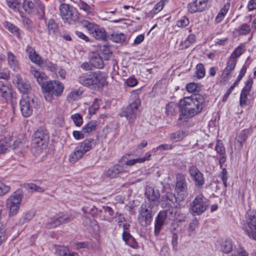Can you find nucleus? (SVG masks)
<instances>
[{
  "label": "nucleus",
  "instance_id": "f257e3e1",
  "mask_svg": "<svg viewBox=\"0 0 256 256\" xmlns=\"http://www.w3.org/2000/svg\"><path fill=\"white\" fill-rule=\"evenodd\" d=\"M206 106V101L201 94L184 97L180 100L178 106L184 116L193 117L200 114Z\"/></svg>",
  "mask_w": 256,
  "mask_h": 256
},
{
  "label": "nucleus",
  "instance_id": "f03ea898",
  "mask_svg": "<svg viewBox=\"0 0 256 256\" xmlns=\"http://www.w3.org/2000/svg\"><path fill=\"white\" fill-rule=\"evenodd\" d=\"M78 82L85 86H94L95 88L102 87L106 82L105 76L100 71L88 72L78 78Z\"/></svg>",
  "mask_w": 256,
  "mask_h": 256
},
{
  "label": "nucleus",
  "instance_id": "7ed1b4c3",
  "mask_svg": "<svg viewBox=\"0 0 256 256\" xmlns=\"http://www.w3.org/2000/svg\"><path fill=\"white\" fill-rule=\"evenodd\" d=\"M64 90V86L61 82L58 80L47 81L42 89L44 98L46 101L50 102L54 96H61Z\"/></svg>",
  "mask_w": 256,
  "mask_h": 256
},
{
  "label": "nucleus",
  "instance_id": "20e7f679",
  "mask_svg": "<svg viewBox=\"0 0 256 256\" xmlns=\"http://www.w3.org/2000/svg\"><path fill=\"white\" fill-rule=\"evenodd\" d=\"M244 218L242 230L250 238L256 241V211L248 210Z\"/></svg>",
  "mask_w": 256,
  "mask_h": 256
},
{
  "label": "nucleus",
  "instance_id": "39448f33",
  "mask_svg": "<svg viewBox=\"0 0 256 256\" xmlns=\"http://www.w3.org/2000/svg\"><path fill=\"white\" fill-rule=\"evenodd\" d=\"M49 136L48 131L44 128H40L33 135L32 142V148L36 149L38 153H40L46 148Z\"/></svg>",
  "mask_w": 256,
  "mask_h": 256
},
{
  "label": "nucleus",
  "instance_id": "423d86ee",
  "mask_svg": "<svg viewBox=\"0 0 256 256\" xmlns=\"http://www.w3.org/2000/svg\"><path fill=\"white\" fill-rule=\"evenodd\" d=\"M94 140L92 138L86 139L80 142L75 148L73 152L69 156V160L71 163H74L81 158L88 151L94 146Z\"/></svg>",
  "mask_w": 256,
  "mask_h": 256
},
{
  "label": "nucleus",
  "instance_id": "0eeeda50",
  "mask_svg": "<svg viewBox=\"0 0 256 256\" xmlns=\"http://www.w3.org/2000/svg\"><path fill=\"white\" fill-rule=\"evenodd\" d=\"M156 211V207L150 204H142L138 210V220L144 226L150 225L153 216Z\"/></svg>",
  "mask_w": 256,
  "mask_h": 256
},
{
  "label": "nucleus",
  "instance_id": "6e6552de",
  "mask_svg": "<svg viewBox=\"0 0 256 256\" xmlns=\"http://www.w3.org/2000/svg\"><path fill=\"white\" fill-rule=\"evenodd\" d=\"M209 206V200L202 194H200L190 202L189 210L194 216H200L205 212Z\"/></svg>",
  "mask_w": 256,
  "mask_h": 256
},
{
  "label": "nucleus",
  "instance_id": "1a4fd4ad",
  "mask_svg": "<svg viewBox=\"0 0 256 256\" xmlns=\"http://www.w3.org/2000/svg\"><path fill=\"white\" fill-rule=\"evenodd\" d=\"M31 61L42 68L48 69L50 71H54L56 66L54 64L48 60H42L41 56L36 53L34 48L30 46H28L26 50Z\"/></svg>",
  "mask_w": 256,
  "mask_h": 256
},
{
  "label": "nucleus",
  "instance_id": "9d476101",
  "mask_svg": "<svg viewBox=\"0 0 256 256\" xmlns=\"http://www.w3.org/2000/svg\"><path fill=\"white\" fill-rule=\"evenodd\" d=\"M82 24L96 39L104 41L106 40V32L104 28L86 20H82Z\"/></svg>",
  "mask_w": 256,
  "mask_h": 256
},
{
  "label": "nucleus",
  "instance_id": "9b49d317",
  "mask_svg": "<svg viewBox=\"0 0 256 256\" xmlns=\"http://www.w3.org/2000/svg\"><path fill=\"white\" fill-rule=\"evenodd\" d=\"M60 12L62 18L69 24L78 18L76 9L68 4H62L60 6Z\"/></svg>",
  "mask_w": 256,
  "mask_h": 256
},
{
  "label": "nucleus",
  "instance_id": "f8f14e48",
  "mask_svg": "<svg viewBox=\"0 0 256 256\" xmlns=\"http://www.w3.org/2000/svg\"><path fill=\"white\" fill-rule=\"evenodd\" d=\"M140 104V100L138 98H136L132 102L122 110L121 116L126 117L130 122L133 120L136 117L138 109Z\"/></svg>",
  "mask_w": 256,
  "mask_h": 256
},
{
  "label": "nucleus",
  "instance_id": "ddd939ff",
  "mask_svg": "<svg viewBox=\"0 0 256 256\" xmlns=\"http://www.w3.org/2000/svg\"><path fill=\"white\" fill-rule=\"evenodd\" d=\"M74 218L71 216L64 212H60L52 218L50 221L46 224V228H55L60 224L68 223L71 222Z\"/></svg>",
  "mask_w": 256,
  "mask_h": 256
},
{
  "label": "nucleus",
  "instance_id": "4468645a",
  "mask_svg": "<svg viewBox=\"0 0 256 256\" xmlns=\"http://www.w3.org/2000/svg\"><path fill=\"white\" fill-rule=\"evenodd\" d=\"M128 172V170L126 166L118 164L110 168L108 170L104 171V176L110 178H114L120 176H126Z\"/></svg>",
  "mask_w": 256,
  "mask_h": 256
},
{
  "label": "nucleus",
  "instance_id": "2eb2a0df",
  "mask_svg": "<svg viewBox=\"0 0 256 256\" xmlns=\"http://www.w3.org/2000/svg\"><path fill=\"white\" fill-rule=\"evenodd\" d=\"M34 99L26 96L20 101V111L23 116L27 118L32 114V108L34 106Z\"/></svg>",
  "mask_w": 256,
  "mask_h": 256
},
{
  "label": "nucleus",
  "instance_id": "dca6fc26",
  "mask_svg": "<svg viewBox=\"0 0 256 256\" xmlns=\"http://www.w3.org/2000/svg\"><path fill=\"white\" fill-rule=\"evenodd\" d=\"M0 96L2 97L6 102L11 101L14 105V96L12 86L8 80H0Z\"/></svg>",
  "mask_w": 256,
  "mask_h": 256
},
{
  "label": "nucleus",
  "instance_id": "f3484780",
  "mask_svg": "<svg viewBox=\"0 0 256 256\" xmlns=\"http://www.w3.org/2000/svg\"><path fill=\"white\" fill-rule=\"evenodd\" d=\"M189 174L194 184L198 188H202L204 184V178L203 174L195 166L189 168Z\"/></svg>",
  "mask_w": 256,
  "mask_h": 256
},
{
  "label": "nucleus",
  "instance_id": "a211bd4d",
  "mask_svg": "<svg viewBox=\"0 0 256 256\" xmlns=\"http://www.w3.org/2000/svg\"><path fill=\"white\" fill-rule=\"evenodd\" d=\"M176 191L178 196L182 197L183 200L186 195L188 190L187 183L184 176L182 174H178L176 175Z\"/></svg>",
  "mask_w": 256,
  "mask_h": 256
},
{
  "label": "nucleus",
  "instance_id": "6ab92c4d",
  "mask_svg": "<svg viewBox=\"0 0 256 256\" xmlns=\"http://www.w3.org/2000/svg\"><path fill=\"white\" fill-rule=\"evenodd\" d=\"M144 194L148 200L150 202V204L157 207L160 197L159 190H154V188L151 186H146Z\"/></svg>",
  "mask_w": 256,
  "mask_h": 256
},
{
  "label": "nucleus",
  "instance_id": "aec40b11",
  "mask_svg": "<svg viewBox=\"0 0 256 256\" xmlns=\"http://www.w3.org/2000/svg\"><path fill=\"white\" fill-rule=\"evenodd\" d=\"M208 2V0H195L189 4L188 10L190 13L203 12L207 8Z\"/></svg>",
  "mask_w": 256,
  "mask_h": 256
},
{
  "label": "nucleus",
  "instance_id": "412c9836",
  "mask_svg": "<svg viewBox=\"0 0 256 256\" xmlns=\"http://www.w3.org/2000/svg\"><path fill=\"white\" fill-rule=\"evenodd\" d=\"M162 202H166V205L168 206V208H170L176 206V203L183 202V198L179 196H176L174 194L168 192L162 196Z\"/></svg>",
  "mask_w": 256,
  "mask_h": 256
},
{
  "label": "nucleus",
  "instance_id": "4be33fe9",
  "mask_svg": "<svg viewBox=\"0 0 256 256\" xmlns=\"http://www.w3.org/2000/svg\"><path fill=\"white\" fill-rule=\"evenodd\" d=\"M240 56V46H238L232 54L226 67L224 70V72L228 73L230 75V73L236 64V58Z\"/></svg>",
  "mask_w": 256,
  "mask_h": 256
},
{
  "label": "nucleus",
  "instance_id": "5701e85b",
  "mask_svg": "<svg viewBox=\"0 0 256 256\" xmlns=\"http://www.w3.org/2000/svg\"><path fill=\"white\" fill-rule=\"evenodd\" d=\"M166 220V214L164 212H160L154 221V234L155 236H159L160 232Z\"/></svg>",
  "mask_w": 256,
  "mask_h": 256
},
{
  "label": "nucleus",
  "instance_id": "b1692460",
  "mask_svg": "<svg viewBox=\"0 0 256 256\" xmlns=\"http://www.w3.org/2000/svg\"><path fill=\"white\" fill-rule=\"evenodd\" d=\"M22 198V191L20 190L15 192L6 201V206H20Z\"/></svg>",
  "mask_w": 256,
  "mask_h": 256
},
{
  "label": "nucleus",
  "instance_id": "393cba45",
  "mask_svg": "<svg viewBox=\"0 0 256 256\" xmlns=\"http://www.w3.org/2000/svg\"><path fill=\"white\" fill-rule=\"evenodd\" d=\"M48 34L53 38H56L58 33V26L54 19H50L45 22Z\"/></svg>",
  "mask_w": 256,
  "mask_h": 256
},
{
  "label": "nucleus",
  "instance_id": "a878e982",
  "mask_svg": "<svg viewBox=\"0 0 256 256\" xmlns=\"http://www.w3.org/2000/svg\"><path fill=\"white\" fill-rule=\"evenodd\" d=\"M30 71L31 74L36 79L38 83L41 86L42 89H43V86L46 84V80H47L46 76L45 74L41 73L38 71L36 68L33 66L30 67Z\"/></svg>",
  "mask_w": 256,
  "mask_h": 256
},
{
  "label": "nucleus",
  "instance_id": "bb28decb",
  "mask_svg": "<svg viewBox=\"0 0 256 256\" xmlns=\"http://www.w3.org/2000/svg\"><path fill=\"white\" fill-rule=\"evenodd\" d=\"M56 253L58 256H78V253L70 252L68 248L63 246H56Z\"/></svg>",
  "mask_w": 256,
  "mask_h": 256
},
{
  "label": "nucleus",
  "instance_id": "cd10ccee",
  "mask_svg": "<svg viewBox=\"0 0 256 256\" xmlns=\"http://www.w3.org/2000/svg\"><path fill=\"white\" fill-rule=\"evenodd\" d=\"M17 87L21 93L27 94L31 90V87L29 82L26 80L18 78Z\"/></svg>",
  "mask_w": 256,
  "mask_h": 256
},
{
  "label": "nucleus",
  "instance_id": "c85d7f7f",
  "mask_svg": "<svg viewBox=\"0 0 256 256\" xmlns=\"http://www.w3.org/2000/svg\"><path fill=\"white\" fill-rule=\"evenodd\" d=\"M22 8L24 12L29 14H34L36 12V3L34 4L30 0H24L22 2Z\"/></svg>",
  "mask_w": 256,
  "mask_h": 256
},
{
  "label": "nucleus",
  "instance_id": "c756f323",
  "mask_svg": "<svg viewBox=\"0 0 256 256\" xmlns=\"http://www.w3.org/2000/svg\"><path fill=\"white\" fill-rule=\"evenodd\" d=\"M8 63L10 67L14 70H16L18 69V61L16 57L12 52H8Z\"/></svg>",
  "mask_w": 256,
  "mask_h": 256
},
{
  "label": "nucleus",
  "instance_id": "7c9ffc66",
  "mask_svg": "<svg viewBox=\"0 0 256 256\" xmlns=\"http://www.w3.org/2000/svg\"><path fill=\"white\" fill-rule=\"evenodd\" d=\"M10 138H5L0 140V154L6 152L9 147L11 146Z\"/></svg>",
  "mask_w": 256,
  "mask_h": 256
},
{
  "label": "nucleus",
  "instance_id": "2f4dec72",
  "mask_svg": "<svg viewBox=\"0 0 256 256\" xmlns=\"http://www.w3.org/2000/svg\"><path fill=\"white\" fill-rule=\"evenodd\" d=\"M196 41V36L193 34H190L188 38L180 44L182 49H186L188 48L192 44Z\"/></svg>",
  "mask_w": 256,
  "mask_h": 256
},
{
  "label": "nucleus",
  "instance_id": "473e14b6",
  "mask_svg": "<svg viewBox=\"0 0 256 256\" xmlns=\"http://www.w3.org/2000/svg\"><path fill=\"white\" fill-rule=\"evenodd\" d=\"M109 38L116 43H122L126 38L125 34L122 33L114 32L109 36Z\"/></svg>",
  "mask_w": 256,
  "mask_h": 256
},
{
  "label": "nucleus",
  "instance_id": "72a5a7b5",
  "mask_svg": "<svg viewBox=\"0 0 256 256\" xmlns=\"http://www.w3.org/2000/svg\"><path fill=\"white\" fill-rule=\"evenodd\" d=\"M97 126V122L96 120H92L84 126L82 128V131L84 133H90L96 130Z\"/></svg>",
  "mask_w": 256,
  "mask_h": 256
},
{
  "label": "nucleus",
  "instance_id": "f704fd0d",
  "mask_svg": "<svg viewBox=\"0 0 256 256\" xmlns=\"http://www.w3.org/2000/svg\"><path fill=\"white\" fill-rule=\"evenodd\" d=\"M78 6L80 10H82L87 14H90L93 12L94 8L92 6H90L84 1L80 0L78 2Z\"/></svg>",
  "mask_w": 256,
  "mask_h": 256
},
{
  "label": "nucleus",
  "instance_id": "c9c22d12",
  "mask_svg": "<svg viewBox=\"0 0 256 256\" xmlns=\"http://www.w3.org/2000/svg\"><path fill=\"white\" fill-rule=\"evenodd\" d=\"M90 60L93 67L98 68H102L104 67V64L100 56L96 55L92 57Z\"/></svg>",
  "mask_w": 256,
  "mask_h": 256
},
{
  "label": "nucleus",
  "instance_id": "e433bc0d",
  "mask_svg": "<svg viewBox=\"0 0 256 256\" xmlns=\"http://www.w3.org/2000/svg\"><path fill=\"white\" fill-rule=\"evenodd\" d=\"M232 243L230 240H224L220 244V248L223 252L228 254L232 250Z\"/></svg>",
  "mask_w": 256,
  "mask_h": 256
},
{
  "label": "nucleus",
  "instance_id": "4c0bfd02",
  "mask_svg": "<svg viewBox=\"0 0 256 256\" xmlns=\"http://www.w3.org/2000/svg\"><path fill=\"white\" fill-rule=\"evenodd\" d=\"M172 248L174 252H176L178 250V235L180 233V230H176L175 229H174L172 231Z\"/></svg>",
  "mask_w": 256,
  "mask_h": 256
},
{
  "label": "nucleus",
  "instance_id": "58836bf2",
  "mask_svg": "<svg viewBox=\"0 0 256 256\" xmlns=\"http://www.w3.org/2000/svg\"><path fill=\"white\" fill-rule=\"evenodd\" d=\"M253 82V78H249L248 79L244 82V86L241 90V92L250 94L252 90Z\"/></svg>",
  "mask_w": 256,
  "mask_h": 256
},
{
  "label": "nucleus",
  "instance_id": "ea45409f",
  "mask_svg": "<svg viewBox=\"0 0 256 256\" xmlns=\"http://www.w3.org/2000/svg\"><path fill=\"white\" fill-rule=\"evenodd\" d=\"M214 149L220 156L226 155L225 148L221 140H217Z\"/></svg>",
  "mask_w": 256,
  "mask_h": 256
},
{
  "label": "nucleus",
  "instance_id": "a19ab883",
  "mask_svg": "<svg viewBox=\"0 0 256 256\" xmlns=\"http://www.w3.org/2000/svg\"><path fill=\"white\" fill-rule=\"evenodd\" d=\"M71 118L74 122V124L77 126H80L83 122L82 116L80 114H72L71 116Z\"/></svg>",
  "mask_w": 256,
  "mask_h": 256
},
{
  "label": "nucleus",
  "instance_id": "79ce46f5",
  "mask_svg": "<svg viewBox=\"0 0 256 256\" xmlns=\"http://www.w3.org/2000/svg\"><path fill=\"white\" fill-rule=\"evenodd\" d=\"M198 222L196 218H194V220H192V221L190 222L188 228V232L190 236H191L193 234L196 228L198 227Z\"/></svg>",
  "mask_w": 256,
  "mask_h": 256
},
{
  "label": "nucleus",
  "instance_id": "37998d69",
  "mask_svg": "<svg viewBox=\"0 0 256 256\" xmlns=\"http://www.w3.org/2000/svg\"><path fill=\"white\" fill-rule=\"evenodd\" d=\"M176 105L174 102H169L166 106V114L168 116H172L175 112Z\"/></svg>",
  "mask_w": 256,
  "mask_h": 256
},
{
  "label": "nucleus",
  "instance_id": "c03bdc74",
  "mask_svg": "<svg viewBox=\"0 0 256 256\" xmlns=\"http://www.w3.org/2000/svg\"><path fill=\"white\" fill-rule=\"evenodd\" d=\"M196 76L199 78H202L205 76V69L204 65L202 64H198L196 66Z\"/></svg>",
  "mask_w": 256,
  "mask_h": 256
},
{
  "label": "nucleus",
  "instance_id": "a18cd8bd",
  "mask_svg": "<svg viewBox=\"0 0 256 256\" xmlns=\"http://www.w3.org/2000/svg\"><path fill=\"white\" fill-rule=\"evenodd\" d=\"M170 139L176 142L181 140L184 138V134L182 131L178 130L170 134Z\"/></svg>",
  "mask_w": 256,
  "mask_h": 256
},
{
  "label": "nucleus",
  "instance_id": "49530a36",
  "mask_svg": "<svg viewBox=\"0 0 256 256\" xmlns=\"http://www.w3.org/2000/svg\"><path fill=\"white\" fill-rule=\"evenodd\" d=\"M186 90L189 92H198L200 90V87L198 84L194 82L189 83L186 84Z\"/></svg>",
  "mask_w": 256,
  "mask_h": 256
},
{
  "label": "nucleus",
  "instance_id": "de8ad7c7",
  "mask_svg": "<svg viewBox=\"0 0 256 256\" xmlns=\"http://www.w3.org/2000/svg\"><path fill=\"white\" fill-rule=\"evenodd\" d=\"M27 188L32 190V192H42L44 191L43 188L38 186L34 184H27Z\"/></svg>",
  "mask_w": 256,
  "mask_h": 256
},
{
  "label": "nucleus",
  "instance_id": "09e8293b",
  "mask_svg": "<svg viewBox=\"0 0 256 256\" xmlns=\"http://www.w3.org/2000/svg\"><path fill=\"white\" fill-rule=\"evenodd\" d=\"M248 95H250V94L241 92V107L250 104V102L248 98Z\"/></svg>",
  "mask_w": 256,
  "mask_h": 256
},
{
  "label": "nucleus",
  "instance_id": "8fccbe9b",
  "mask_svg": "<svg viewBox=\"0 0 256 256\" xmlns=\"http://www.w3.org/2000/svg\"><path fill=\"white\" fill-rule=\"evenodd\" d=\"M6 1L8 6L10 8L14 10L18 8L20 3L18 0H6Z\"/></svg>",
  "mask_w": 256,
  "mask_h": 256
},
{
  "label": "nucleus",
  "instance_id": "3c124183",
  "mask_svg": "<svg viewBox=\"0 0 256 256\" xmlns=\"http://www.w3.org/2000/svg\"><path fill=\"white\" fill-rule=\"evenodd\" d=\"M36 8L37 11L40 14L41 18L44 16V6L40 0H36Z\"/></svg>",
  "mask_w": 256,
  "mask_h": 256
},
{
  "label": "nucleus",
  "instance_id": "603ef678",
  "mask_svg": "<svg viewBox=\"0 0 256 256\" xmlns=\"http://www.w3.org/2000/svg\"><path fill=\"white\" fill-rule=\"evenodd\" d=\"M22 18L23 24L27 30H30L33 26L32 21L28 18L22 16Z\"/></svg>",
  "mask_w": 256,
  "mask_h": 256
},
{
  "label": "nucleus",
  "instance_id": "864d4df0",
  "mask_svg": "<svg viewBox=\"0 0 256 256\" xmlns=\"http://www.w3.org/2000/svg\"><path fill=\"white\" fill-rule=\"evenodd\" d=\"M189 24V19L186 16H183L177 22L178 27H184Z\"/></svg>",
  "mask_w": 256,
  "mask_h": 256
},
{
  "label": "nucleus",
  "instance_id": "5fc2aeb1",
  "mask_svg": "<svg viewBox=\"0 0 256 256\" xmlns=\"http://www.w3.org/2000/svg\"><path fill=\"white\" fill-rule=\"evenodd\" d=\"M10 190V187L0 181V196H2L6 194Z\"/></svg>",
  "mask_w": 256,
  "mask_h": 256
},
{
  "label": "nucleus",
  "instance_id": "6e6d98bb",
  "mask_svg": "<svg viewBox=\"0 0 256 256\" xmlns=\"http://www.w3.org/2000/svg\"><path fill=\"white\" fill-rule=\"evenodd\" d=\"M116 218L115 221L118 224L119 226H121L124 222L126 221L124 217L122 216L121 214L116 212L115 216L113 218Z\"/></svg>",
  "mask_w": 256,
  "mask_h": 256
},
{
  "label": "nucleus",
  "instance_id": "4d7b16f0",
  "mask_svg": "<svg viewBox=\"0 0 256 256\" xmlns=\"http://www.w3.org/2000/svg\"><path fill=\"white\" fill-rule=\"evenodd\" d=\"M228 172L226 168H222V171L220 172V176L221 177L222 180L224 183V184L225 187L227 186L226 182L228 180V176H227Z\"/></svg>",
  "mask_w": 256,
  "mask_h": 256
},
{
  "label": "nucleus",
  "instance_id": "13d9d810",
  "mask_svg": "<svg viewBox=\"0 0 256 256\" xmlns=\"http://www.w3.org/2000/svg\"><path fill=\"white\" fill-rule=\"evenodd\" d=\"M172 207L173 206H170V208H168V209H166L164 210L160 211V212H164L166 214V219L170 220L174 217V215Z\"/></svg>",
  "mask_w": 256,
  "mask_h": 256
},
{
  "label": "nucleus",
  "instance_id": "bf43d9fd",
  "mask_svg": "<svg viewBox=\"0 0 256 256\" xmlns=\"http://www.w3.org/2000/svg\"><path fill=\"white\" fill-rule=\"evenodd\" d=\"M164 6V2H160L154 6V9L151 12L153 14H156L160 12L163 8Z\"/></svg>",
  "mask_w": 256,
  "mask_h": 256
},
{
  "label": "nucleus",
  "instance_id": "052dcab7",
  "mask_svg": "<svg viewBox=\"0 0 256 256\" xmlns=\"http://www.w3.org/2000/svg\"><path fill=\"white\" fill-rule=\"evenodd\" d=\"M102 53L105 55V58L106 60L108 59L109 54H111V52L108 46L106 44H104L100 49Z\"/></svg>",
  "mask_w": 256,
  "mask_h": 256
},
{
  "label": "nucleus",
  "instance_id": "680f3d73",
  "mask_svg": "<svg viewBox=\"0 0 256 256\" xmlns=\"http://www.w3.org/2000/svg\"><path fill=\"white\" fill-rule=\"evenodd\" d=\"M8 29L9 31H10L11 32L16 34V35L20 34L19 33V29L16 27L15 26H14L12 24H9L7 25Z\"/></svg>",
  "mask_w": 256,
  "mask_h": 256
},
{
  "label": "nucleus",
  "instance_id": "e2e57ef3",
  "mask_svg": "<svg viewBox=\"0 0 256 256\" xmlns=\"http://www.w3.org/2000/svg\"><path fill=\"white\" fill-rule=\"evenodd\" d=\"M20 206H13L10 207H7L9 209V216H15L20 208Z\"/></svg>",
  "mask_w": 256,
  "mask_h": 256
},
{
  "label": "nucleus",
  "instance_id": "0e129e2a",
  "mask_svg": "<svg viewBox=\"0 0 256 256\" xmlns=\"http://www.w3.org/2000/svg\"><path fill=\"white\" fill-rule=\"evenodd\" d=\"M54 65L56 66V68H55L56 70L54 71H52V72H56V74H58L59 76H60V78L62 79H64L65 78L66 75V71L64 70L61 69L60 68H58L56 64H54Z\"/></svg>",
  "mask_w": 256,
  "mask_h": 256
},
{
  "label": "nucleus",
  "instance_id": "69168bd1",
  "mask_svg": "<svg viewBox=\"0 0 256 256\" xmlns=\"http://www.w3.org/2000/svg\"><path fill=\"white\" fill-rule=\"evenodd\" d=\"M126 244L134 248H136L138 247V244L137 242L132 236L130 237V238L128 240V242H126Z\"/></svg>",
  "mask_w": 256,
  "mask_h": 256
},
{
  "label": "nucleus",
  "instance_id": "338daca9",
  "mask_svg": "<svg viewBox=\"0 0 256 256\" xmlns=\"http://www.w3.org/2000/svg\"><path fill=\"white\" fill-rule=\"evenodd\" d=\"M127 85L130 87H133L138 84L137 80L134 77H130L126 80Z\"/></svg>",
  "mask_w": 256,
  "mask_h": 256
},
{
  "label": "nucleus",
  "instance_id": "774afa93",
  "mask_svg": "<svg viewBox=\"0 0 256 256\" xmlns=\"http://www.w3.org/2000/svg\"><path fill=\"white\" fill-rule=\"evenodd\" d=\"M250 30V26L247 24H244L241 26V34H248Z\"/></svg>",
  "mask_w": 256,
  "mask_h": 256
}]
</instances>
